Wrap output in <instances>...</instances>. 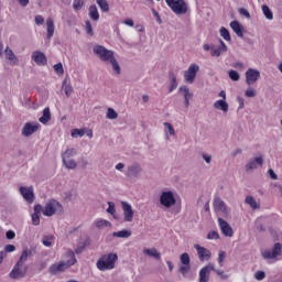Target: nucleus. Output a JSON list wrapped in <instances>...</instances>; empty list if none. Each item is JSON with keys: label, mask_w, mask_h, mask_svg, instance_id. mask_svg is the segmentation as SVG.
Masks as SVG:
<instances>
[{"label": "nucleus", "mask_w": 282, "mask_h": 282, "mask_svg": "<svg viewBox=\"0 0 282 282\" xmlns=\"http://www.w3.org/2000/svg\"><path fill=\"white\" fill-rule=\"evenodd\" d=\"M93 52L102 63H110V65H112L113 72H116L117 75H120V64H118V59H116L113 51L107 50V47L102 45H96L94 46Z\"/></svg>", "instance_id": "obj_1"}, {"label": "nucleus", "mask_w": 282, "mask_h": 282, "mask_svg": "<svg viewBox=\"0 0 282 282\" xmlns=\"http://www.w3.org/2000/svg\"><path fill=\"white\" fill-rule=\"evenodd\" d=\"M66 257H72V260L61 261L58 263L52 264L48 269L51 274H58V272H65V270L72 268V265H76L78 260H76V253H74V251H67Z\"/></svg>", "instance_id": "obj_2"}, {"label": "nucleus", "mask_w": 282, "mask_h": 282, "mask_svg": "<svg viewBox=\"0 0 282 282\" xmlns=\"http://www.w3.org/2000/svg\"><path fill=\"white\" fill-rule=\"evenodd\" d=\"M116 261H118L117 253H108L101 256L97 261V268L100 272H107V270H113L116 268Z\"/></svg>", "instance_id": "obj_3"}, {"label": "nucleus", "mask_w": 282, "mask_h": 282, "mask_svg": "<svg viewBox=\"0 0 282 282\" xmlns=\"http://www.w3.org/2000/svg\"><path fill=\"white\" fill-rule=\"evenodd\" d=\"M170 10L176 15L187 14L188 13V2L186 0H165Z\"/></svg>", "instance_id": "obj_4"}, {"label": "nucleus", "mask_w": 282, "mask_h": 282, "mask_svg": "<svg viewBox=\"0 0 282 282\" xmlns=\"http://www.w3.org/2000/svg\"><path fill=\"white\" fill-rule=\"evenodd\" d=\"M63 205L56 199H50L43 209L44 217H53V215H63Z\"/></svg>", "instance_id": "obj_5"}, {"label": "nucleus", "mask_w": 282, "mask_h": 282, "mask_svg": "<svg viewBox=\"0 0 282 282\" xmlns=\"http://www.w3.org/2000/svg\"><path fill=\"white\" fill-rule=\"evenodd\" d=\"M177 200L175 199V194L172 191L162 192L160 195V204L165 208H173Z\"/></svg>", "instance_id": "obj_6"}, {"label": "nucleus", "mask_w": 282, "mask_h": 282, "mask_svg": "<svg viewBox=\"0 0 282 282\" xmlns=\"http://www.w3.org/2000/svg\"><path fill=\"white\" fill-rule=\"evenodd\" d=\"M262 258L265 260L270 259H276L282 256V243L281 242H275L272 247V249H265L264 251L261 252Z\"/></svg>", "instance_id": "obj_7"}, {"label": "nucleus", "mask_w": 282, "mask_h": 282, "mask_svg": "<svg viewBox=\"0 0 282 282\" xmlns=\"http://www.w3.org/2000/svg\"><path fill=\"white\" fill-rule=\"evenodd\" d=\"M199 72V65L196 63L191 64L187 70L184 72V80L188 83V85H193L195 83V78H197V73Z\"/></svg>", "instance_id": "obj_8"}, {"label": "nucleus", "mask_w": 282, "mask_h": 282, "mask_svg": "<svg viewBox=\"0 0 282 282\" xmlns=\"http://www.w3.org/2000/svg\"><path fill=\"white\" fill-rule=\"evenodd\" d=\"M246 76V85L249 87L254 85L259 78H261V72L257 68H248L247 72L245 73Z\"/></svg>", "instance_id": "obj_9"}, {"label": "nucleus", "mask_w": 282, "mask_h": 282, "mask_svg": "<svg viewBox=\"0 0 282 282\" xmlns=\"http://www.w3.org/2000/svg\"><path fill=\"white\" fill-rule=\"evenodd\" d=\"M40 128L41 124L36 122H26L21 130V135H23V138H30L34 135Z\"/></svg>", "instance_id": "obj_10"}, {"label": "nucleus", "mask_w": 282, "mask_h": 282, "mask_svg": "<svg viewBox=\"0 0 282 282\" xmlns=\"http://www.w3.org/2000/svg\"><path fill=\"white\" fill-rule=\"evenodd\" d=\"M180 261L182 263V265L180 267V272L181 274H183V276H186V274H188V272H191V256H188V253H183L180 257Z\"/></svg>", "instance_id": "obj_11"}, {"label": "nucleus", "mask_w": 282, "mask_h": 282, "mask_svg": "<svg viewBox=\"0 0 282 282\" xmlns=\"http://www.w3.org/2000/svg\"><path fill=\"white\" fill-rule=\"evenodd\" d=\"M28 272V268L25 267V264H21L20 262H18L14 268L12 269V271L10 272V278L11 279H23V276H25Z\"/></svg>", "instance_id": "obj_12"}, {"label": "nucleus", "mask_w": 282, "mask_h": 282, "mask_svg": "<svg viewBox=\"0 0 282 282\" xmlns=\"http://www.w3.org/2000/svg\"><path fill=\"white\" fill-rule=\"evenodd\" d=\"M140 173H142V165L140 163H132L128 165L126 175L127 177H140Z\"/></svg>", "instance_id": "obj_13"}, {"label": "nucleus", "mask_w": 282, "mask_h": 282, "mask_svg": "<svg viewBox=\"0 0 282 282\" xmlns=\"http://www.w3.org/2000/svg\"><path fill=\"white\" fill-rule=\"evenodd\" d=\"M215 270V264L209 263L199 271V282H208L210 280V272Z\"/></svg>", "instance_id": "obj_14"}, {"label": "nucleus", "mask_w": 282, "mask_h": 282, "mask_svg": "<svg viewBox=\"0 0 282 282\" xmlns=\"http://www.w3.org/2000/svg\"><path fill=\"white\" fill-rule=\"evenodd\" d=\"M32 61L36 63L40 67H43L47 65V56H45V53L41 51H34L31 55Z\"/></svg>", "instance_id": "obj_15"}, {"label": "nucleus", "mask_w": 282, "mask_h": 282, "mask_svg": "<svg viewBox=\"0 0 282 282\" xmlns=\"http://www.w3.org/2000/svg\"><path fill=\"white\" fill-rule=\"evenodd\" d=\"M219 228L225 237H232L235 231L228 221L224 220L223 218H218Z\"/></svg>", "instance_id": "obj_16"}, {"label": "nucleus", "mask_w": 282, "mask_h": 282, "mask_svg": "<svg viewBox=\"0 0 282 282\" xmlns=\"http://www.w3.org/2000/svg\"><path fill=\"white\" fill-rule=\"evenodd\" d=\"M121 206L124 221H133V208L131 207V204L121 202Z\"/></svg>", "instance_id": "obj_17"}, {"label": "nucleus", "mask_w": 282, "mask_h": 282, "mask_svg": "<svg viewBox=\"0 0 282 282\" xmlns=\"http://www.w3.org/2000/svg\"><path fill=\"white\" fill-rule=\"evenodd\" d=\"M194 248L198 254L199 261H208V259H210V257H212L210 250H208L199 245H195Z\"/></svg>", "instance_id": "obj_18"}, {"label": "nucleus", "mask_w": 282, "mask_h": 282, "mask_svg": "<svg viewBox=\"0 0 282 282\" xmlns=\"http://www.w3.org/2000/svg\"><path fill=\"white\" fill-rule=\"evenodd\" d=\"M220 46H218L217 48H215V44H212V56H216L217 58H219V56H221V54H226V52H228V45H226V43L223 40H219Z\"/></svg>", "instance_id": "obj_19"}, {"label": "nucleus", "mask_w": 282, "mask_h": 282, "mask_svg": "<svg viewBox=\"0 0 282 282\" xmlns=\"http://www.w3.org/2000/svg\"><path fill=\"white\" fill-rule=\"evenodd\" d=\"M257 166H263V156H257L252 160H250L245 169L247 171V173H250V171H254V169H257Z\"/></svg>", "instance_id": "obj_20"}, {"label": "nucleus", "mask_w": 282, "mask_h": 282, "mask_svg": "<svg viewBox=\"0 0 282 282\" xmlns=\"http://www.w3.org/2000/svg\"><path fill=\"white\" fill-rule=\"evenodd\" d=\"M20 194L29 204H32L34 202V189L32 187L21 186Z\"/></svg>", "instance_id": "obj_21"}, {"label": "nucleus", "mask_w": 282, "mask_h": 282, "mask_svg": "<svg viewBox=\"0 0 282 282\" xmlns=\"http://www.w3.org/2000/svg\"><path fill=\"white\" fill-rule=\"evenodd\" d=\"M214 210L215 213H221L223 215L228 214V209L226 208V203L221 200L219 197H215L214 199Z\"/></svg>", "instance_id": "obj_22"}, {"label": "nucleus", "mask_w": 282, "mask_h": 282, "mask_svg": "<svg viewBox=\"0 0 282 282\" xmlns=\"http://www.w3.org/2000/svg\"><path fill=\"white\" fill-rule=\"evenodd\" d=\"M230 28L239 36V39H243V26L239 23V21L235 20L230 22Z\"/></svg>", "instance_id": "obj_23"}, {"label": "nucleus", "mask_w": 282, "mask_h": 282, "mask_svg": "<svg viewBox=\"0 0 282 282\" xmlns=\"http://www.w3.org/2000/svg\"><path fill=\"white\" fill-rule=\"evenodd\" d=\"M4 56L7 61H10L12 65H19V58L17 57V55H14V52L8 46L4 50Z\"/></svg>", "instance_id": "obj_24"}, {"label": "nucleus", "mask_w": 282, "mask_h": 282, "mask_svg": "<svg viewBox=\"0 0 282 282\" xmlns=\"http://www.w3.org/2000/svg\"><path fill=\"white\" fill-rule=\"evenodd\" d=\"M169 78H170L169 93L173 94V91H175V89H177V76H175V73L170 72Z\"/></svg>", "instance_id": "obj_25"}, {"label": "nucleus", "mask_w": 282, "mask_h": 282, "mask_svg": "<svg viewBox=\"0 0 282 282\" xmlns=\"http://www.w3.org/2000/svg\"><path fill=\"white\" fill-rule=\"evenodd\" d=\"M214 107L218 109V111H223L224 113H228L229 106L226 100H217L214 102Z\"/></svg>", "instance_id": "obj_26"}, {"label": "nucleus", "mask_w": 282, "mask_h": 282, "mask_svg": "<svg viewBox=\"0 0 282 282\" xmlns=\"http://www.w3.org/2000/svg\"><path fill=\"white\" fill-rule=\"evenodd\" d=\"M143 254H147L148 257H153V259H156V261H160L162 259V254L158 252V249L151 248V249H143Z\"/></svg>", "instance_id": "obj_27"}, {"label": "nucleus", "mask_w": 282, "mask_h": 282, "mask_svg": "<svg viewBox=\"0 0 282 282\" xmlns=\"http://www.w3.org/2000/svg\"><path fill=\"white\" fill-rule=\"evenodd\" d=\"M112 237H116L117 239H129L131 237V230L123 229L120 231L112 232Z\"/></svg>", "instance_id": "obj_28"}, {"label": "nucleus", "mask_w": 282, "mask_h": 282, "mask_svg": "<svg viewBox=\"0 0 282 282\" xmlns=\"http://www.w3.org/2000/svg\"><path fill=\"white\" fill-rule=\"evenodd\" d=\"M88 10L89 18L93 21H98L100 19V13L98 12V7H96V4H91Z\"/></svg>", "instance_id": "obj_29"}, {"label": "nucleus", "mask_w": 282, "mask_h": 282, "mask_svg": "<svg viewBox=\"0 0 282 282\" xmlns=\"http://www.w3.org/2000/svg\"><path fill=\"white\" fill-rule=\"evenodd\" d=\"M62 162L65 169H68V171H74V169L78 166V163H76L74 159L62 160Z\"/></svg>", "instance_id": "obj_30"}, {"label": "nucleus", "mask_w": 282, "mask_h": 282, "mask_svg": "<svg viewBox=\"0 0 282 282\" xmlns=\"http://www.w3.org/2000/svg\"><path fill=\"white\" fill-rule=\"evenodd\" d=\"M76 149L74 148H67L66 151H64V153H62V160L66 161V160H72V158H74V155H76Z\"/></svg>", "instance_id": "obj_31"}, {"label": "nucleus", "mask_w": 282, "mask_h": 282, "mask_svg": "<svg viewBox=\"0 0 282 282\" xmlns=\"http://www.w3.org/2000/svg\"><path fill=\"white\" fill-rule=\"evenodd\" d=\"M48 120H52V112H50V108H45L43 110V116L39 119L42 124H47Z\"/></svg>", "instance_id": "obj_32"}, {"label": "nucleus", "mask_w": 282, "mask_h": 282, "mask_svg": "<svg viewBox=\"0 0 282 282\" xmlns=\"http://www.w3.org/2000/svg\"><path fill=\"white\" fill-rule=\"evenodd\" d=\"M95 226L99 230H102V228H111V221L106 220V219H97L95 221Z\"/></svg>", "instance_id": "obj_33"}, {"label": "nucleus", "mask_w": 282, "mask_h": 282, "mask_svg": "<svg viewBox=\"0 0 282 282\" xmlns=\"http://www.w3.org/2000/svg\"><path fill=\"white\" fill-rule=\"evenodd\" d=\"M46 28H47V39H52L54 36V20L48 18L46 20Z\"/></svg>", "instance_id": "obj_34"}, {"label": "nucleus", "mask_w": 282, "mask_h": 282, "mask_svg": "<svg viewBox=\"0 0 282 282\" xmlns=\"http://www.w3.org/2000/svg\"><path fill=\"white\" fill-rule=\"evenodd\" d=\"M262 13L264 14L265 19H268V21H272V19H274V13H272V10L270 7H268V4L262 6Z\"/></svg>", "instance_id": "obj_35"}, {"label": "nucleus", "mask_w": 282, "mask_h": 282, "mask_svg": "<svg viewBox=\"0 0 282 282\" xmlns=\"http://www.w3.org/2000/svg\"><path fill=\"white\" fill-rule=\"evenodd\" d=\"M178 91L183 93L184 100H191V98H193V93H191V89H188V86H181L178 88Z\"/></svg>", "instance_id": "obj_36"}, {"label": "nucleus", "mask_w": 282, "mask_h": 282, "mask_svg": "<svg viewBox=\"0 0 282 282\" xmlns=\"http://www.w3.org/2000/svg\"><path fill=\"white\" fill-rule=\"evenodd\" d=\"M30 254H32V251L28 250V249H24L22 251V254L18 261V263L22 264V265H25V261H28V257H30Z\"/></svg>", "instance_id": "obj_37"}, {"label": "nucleus", "mask_w": 282, "mask_h": 282, "mask_svg": "<svg viewBox=\"0 0 282 282\" xmlns=\"http://www.w3.org/2000/svg\"><path fill=\"white\" fill-rule=\"evenodd\" d=\"M246 204H248L253 210H257L259 208V204H257V199H254L252 196H247L245 199Z\"/></svg>", "instance_id": "obj_38"}, {"label": "nucleus", "mask_w": 282, "mask_h": 282, "mask_svg": "<svg viewBox=\"0 0 282 282\" xmlns=\"http://www.w3.org/2000/svg\"><path fill=\"white\" fill-rule=\"evenodd\" d=\"M63 89H64L65 96H67L68 98L74 93V88L72 87V85L67 84V80L63 82Z\"/></svg>", "instance_id": "obj_39"}, {"label": "nucleus", "mask_w": 282, "mask_h": 282, "mask_svg": "<svg viewBox=\"0 0 282 282\" xmlns=\"http://www.w3.org/2000/svg\"><path fill=\"white\" fill-rule=\"evenodd\" d=\"M53 239H54V235L44 236L43 239H42L43 246H45V248H52V240Z\"/></svg>", "instance_id": "obj_40"}, {"label": "nucleus", "mask_w": 282, "mask_h": 282, "mask_svg": "<svg viewBox=\"0 0 282 282\" xmlns=\"http://www.w3.org/2000/svg\"><path fill=\"white\" fill-rule=\"evenodd\" d=\"M106 118L108 120H117L118 118V112L113 108H108Z\"/></svg>", "instance_id": "obj_41"}, {"label": "nucleus", "mask_w": 282, "mask_h": 282, "mask_svg": "<svg viewBox=\"0 0 282 282\" xmlns=\"http://www.w3.org/2000/svg\"><path fill=\"white\" fill-rule=\"evenodd\" d=\"M96 1L100 10H102V12H109V2H107V0H96Z\"/></svg>", "instance_id": "obj_42"}, {"label": "nucleus", "mask_w": 282, "mask_h": 282, "mask_svg": "<svg viewBox=\"0 0 282 282\" xmlns=\"http://www.w3.org/2000/svg\"><path fill=\"white\" fill-rule=\"evenodd\" d=\"M219 33H220V36L226 41H231L230 31H228V29H226L225 26L220 28Z\"/></svg>", "instance_id": "obj_43"}, {"label": "nucleus", "mask_w": 282, "mask_h": 282, "mask_svg": "<svg viewBox=\"0 0 282 282\" xmlns=\"http://www.w3.org/2000/svg\"><path fill=\"white\" fill-rule=\"evenodd\" d=\"M53 69L55 73L58 74V76H63L65 74V69L63 68V63H57L53 66Z\"/></svg>", "instance_id": "obj_44"}, {"label": "nucleus", "mask_w": 282, "mask_h": 282, "mask_svg": "<svg viewBox=\"0 0 282 282\" xmlns=\"http://www.w3.org/2000/svg\"><path fill=\"white\" fill-rule=\"evenodd\" d=\"M72 138H83L85 135V130L83 129H73L70 132Z\"/></svg>", "instance_id": "obj_45"}, {"label": "nucleus", "mask_w": 282, "mask_h": 282, "mask_svg": "<svg viewBox=\"0 0 282 282\" xmlns=\"http://www.w3.org/2000/svg\"><path fill=\"white\" fill-rule=\"evenodd\" d=\"M33 226H41V215L40 214H32L31 216Z\"/></svg>", "instance_id": "obj_46"}, {"label": "nucleus", "mask_w": 282, "mask_h": 282, "mask_svg": "<svg viewBox=\"0 0 282 282\" xmlns=\"http://www.w3.org/2000/svg\"><path fill=\"white\" fill-rule=\"evenodd\" d=\"M245 96L247 98H254V96H257V90H254V88L249 87L246 91H245Z\"/></svg>", "instance_id": "obj_47"}, {"label": "nucleus", "mask_w": 282, "mask_h": 282, "mask_svg": "<svg viewBox=\"0 0 282 282\" xmlns=\"http://www.w3.org/2000/svg\"><path fill=\"white\" fill-rule=\"evenodd\" d=\"M229 78L231 79V80H234V82H237V80H239V78H241L240 77V75H239V73L237 72V70H229Z\"/></svg>", "instance_id": "obj_48"}, {"label": "nucleus", "mask_w": 282, "mask_h": 282, "mask_svg": "<svg viewBox=\"0 0 282 282\" xmlns=\"http://www.w3.org/2000/svg\"><path fill=\"white\" fill-rule=\"evenodd\" d=\"M165 131H169L170 135H175V128L170 122H164Z\"/></svg>", "instance_id": "obj_49"}, {"label": "nucleus", "mask_w": 282, "mask_h": 282, "mask_svg": "<svg viewBox=\"0 0 282 282\" xmlns=\"http://www.w3.org/2000/svg\"><path fill=\"white\" fill-rule=\"evenodd\" d=\"M107 213L109 215H116V204L113 202H108Z\"/></svg>", "instance_id": "obj_50"}, {"label": "nucleus", "mask_w": 282, "mask_h": 282, "mask_svg": "<svg viewBox=\"0 0 282 282\" xmlns=\"http://www.w3.org/2000/svg\"><path fill=\"white\" fill-rule=\"evenodd\" d=\"M224 259H226V251H219L218 263H219L220 268L224 267Z\"/></svg>", "instance_id": "obj_51"}, {"label": "nucleus", "mask_w": 282, "mask_h": 282, "mask_svg": "<svg viewBox=\"0 0 282 282\" xmlns=\"http://www.w3.org/2000/svg\"><path fill=\"white\" fill-rule=\"evenodd\" d=\"M254 279H257V281H263V279H265V272L264 271H257L254 273Z\"/></svg>", "instance_id": "obj_52"}, {"label": "nucleus", "mask_w": 282, "mask_h": 282, "mask_svg": "<svg viewBox=\"0 0 282 282\" xmlns=\"http://www.w3.org/2000/svg\"><path fill=\"white\" fill-rule=\"evenodd\" d=\"M86 33L89 36H94V29L91 26V22H89V21H86Z\"/></svg>", "instance_id": "obj_53"}, {"label": "nucleus", "mask_w": 282, "mask_h": 282, "mask_svg": "<svg viewBox=\"0 0 282 282\" xmlns=\"http://www.w3.org/2000/svg\"><path fill=\"white\" fill-rule=\"evenodd\" d=\"M238 12L239 14H241V17H246V19H250V11H248L247 9L240 8Z\"/></svg>", "instance_id": "obj_54"}, {"label": "nucleus", "mask_w": 282, "mask_h": 282, "mask_svg": "<svg viewBox=\"0 0 282 282\" xmlns=\"http://www.w3.org/2000/svg\"><path fill=\"white\" fill-rule=\"evenodd\" d=\"M213 272H216V274H218V276H220V279H223V280L228 279V274L224 273V271H221L219 269H215V270H213Z\"/></svg>", "instance_id": "obj_55"}, {"label": "nucleus", "mask_w": 282, "mask_h": 282, "mask_svg": "<svg viewBox=\"0 0 282 282\" xmlns=\"http://www.w3.org/2000/svg\"><path fill=\"white\" fill-rule=\"evenodd\" d=\"M74 10H82L83 9V2L82 0H75L73 3Z\"/></svg>", "instance_id": "obj_56"}, {"label": "nucleus", "mask_w": 282, "mask_h": 282, "mask_svg": "<svg viewBox=\"0 0 282 282\" xmlns=\"http://www.w3.org/2000/svg\"><path fill=\"white\" fill-rule=\"evenodd\" d=\"M45 23V18L43 15H36L35 17V24L36 25H43Z\"/></svg>", "instance_id": "obj_57"}, {"label": "nucleus", "mask_w": 282, "mask_h": 282, "mask_svg": "<svg viewBox=\"0 0 282 282\" xmlns=\"http://www.w3.org/2000/svg\"><path fill=\"white\" fill-rule=\"evenodd\" d=\"M41 213L43 214V206H41V204L34 205V213L33 214L41 215Z\"/></svg>", "instance_id": "obj_58"}, {"label": "nucleus", "mask_w": 282, "mask_h": 282, "mask_svg": "<svg viewBox=\"0 0 282 282\" xmlns=\"http://www.w3.org/2000/svg\"><path fill=\"white\" fill-rule=\"evenodd\" d=\"M207 239H219V232H217V231H210V232L207 235Z\"/></svg>", "instance_id": "obj_59"}, {"label": "nucleus", "mask_w": 282, "mask_h": 282, "mask_svg": "<svg viewBox=\"0 0 282 282\" xmlns=\"http://www.w3.org/2000/svg\"><path fill=\"white\" fill-rule=\"evenodd\" d=\"M152 14L155 17L158 23L162 24V18L160 17V13L155 9L152 10Z\"/></svg>", "instance_id": "obj_60"}, {"label": "nucleus", "mask_w": 282, "mask_h": 282, "mask_svg": "<svg viewBox=\"0 0 282 282\" xmlns=\"http://www.w3.org/2000/svg\"><path fill=\"white\" fill-rule=\"evenodd\" d=\"M14 250H17V247H14V245H7L4 247V252H14Z\"/></svg>", "instance_id": "obj_61"}, {"label": "nucleus", "mask_w": 282, "mask_h": 282, "mask_svg": "<svg viewBox=\"0 0 282 282\" xmlns=\"http://www.w3.org/2000/svg\"><path fill=\"white\" fill-rule=\"evenodd\" d=\"M6 237L7 239H14V237H17V234L13 230H8L6 232Z\"/></svg>", "instance_id": "obj_62"}, {"label": "nucleus", "mask_w": 282, "mask_h": 282, "mask_svg": "<svg viewBox=\"0 0 282 282\" xmlns=\"http://www.w3.org/2000/svg\"><path fill=\"white\" fill-rule=\"evenodd\" d=\"M203 160L206 162V164H210V162H213V156L209 154H203Z\"/></svg>", "instance_id": "obj_63"}, {"label": "nucleus", "mask_w": 282, "mask_h": 282, "mask_svg": "<svg viewBox=\"0 0 282 282\" xmlns=\"http://www.w3.org/2000/svg\"><path fill=\"white\" fill-rule=\"evenodd\" d=\"M274 187H275V193H279L280 197H282V186L275 184Z\"/></svg>", "instance_id": "obj_64"}]
</instances>
